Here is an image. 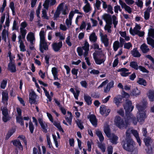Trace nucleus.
<instances>
[{"label": "nucleus", "mask_w": 154, "mask_h": 154, "mask_svg": "<svg viewBox=\"0 0 154 154\" xmlns=\"http://www.w3.org/2000/svg\"><path fill=\"white\" fill-rule=\"evenodd\" d=\"M147 104L146 102L145 101L136 105V107L138 111L137 114V118L138 121L140 123L144 121L146 117V113L144 109L146 108Z\"/></svg>", "instance_id": "1"}, {"label": "nucleus", "mask_w": 154, "mask_h": 154, "mask_svg": "<svg viewBox=\"0 0 154 154\" xmlns=\"http://www.w3.org/2000/svg\"><path fill=\"white\" fill-rule=\"evenodd\" d=\"M45 32L44 29H42L39 32L40 50L42 53H43L44 50H46L48 49L47 43L45 40Z\"/></svg>", "instance_id": "2"}, {"label": "nucleus", "mask_w": 154, "mask_h": 154, "mask_svg": "<svg viewBox=\"0 0 154 154\" xmlns=\"http://www.w3.org/2000/svg\"><path fill=\"white\" fill-rule=\"evenodd\" d=\"M93 58L96 64L100 65L104 63L106 57L101 51L98 52L96 51L93 54Z\"/></svg>", "instance_id": "3"}, {"label": "nucleus", "mask_w": 154, "mask_h": 154, "mask_svg": "<svg viewBox=\"0 0 154 154\" xmlns=\"http://www.w3.org/2000/svg\"><path fill=\"white\" fill-rule=\"evenodd\" d=\"M114 124L118 128L121 129L126 128L129 125V123L127 119L124 121L120 116H117L115 117Z\"/></svg>", "instance_id": "4"}, {"label": "nucleus", "mask_w": 154, "mask_h": 154, "mask_svg": "<svg viewBox=\"0 0 154 154\" xmlns=\"http://www.w3.org/2000/svg\"><path fill=\"white\" fill-rule=\"evenodd\" d=\"M89 45L87 41L85 40L84 46L77 48V51L79 56H88L89 51Z\"/></svg>", "instance_id": "5"}, {"label": "nucleus", "mask_w": 154, "mask_h": 154, "mask_svg": "<svg viewBox=\"0 0 154 154\" xmlns=\"http://www.w3.org/2000/svg\"><path fill=\"white\" fill-rule=\"evenodd\" d=\"M10 16L9 14L7 13L6 16V19L5 22V25H4V27L5 28L7 27V29H4L2 31V38L3 39L5 42H6L7 36H8V27L10 26Z\"/></svg>", "instance_id": "6"}, {"label": "nucleus", "mask_w": 154, "mask_h": 154, "mask_svg": "<svg viewBox=\"0 0 154 154\" xmlns=\"http://www.w3.org/2000/svg\"><path fill=\"white\" fill-rule=\"evenodd\" d=\"M104 131L107 137H111L110 140L111 143L115 144L117 143L118 137L114 134H112L111 135L110 131L109 125L107 124H106L104 125Z\"/></svg>", "instance_id": "7"}, {"label": "nucleus", "mask_w": 154, "mask_h": 154, "mask_svg": "<svg viewBox=\"0 0 154 154\" xmlns=\"http://www.w3.org/2000/svg\"><path fill=\"white\" fill-rule=\"evenodd\" d=\"M135 145L133 140L129 138L127 140L126 143L123 145V147L126 150L131 152L134 149H137L135 147Z\"/></svg>", "instance_id": "8"}, {"label": "nucleus", "mask_w": 154, "mask_h": 154, "mask_svg": "<svg viewBox=\"0 0 154 154\" xmlns=\"http://www.w3.org/2000/svg\"><path fill=\"white\" fill-rule=\"evenodd\" d=\"M64 3H60L57 8V10L60 12V13L64 15H66L68 14L69 11L67 6L66 5L64 6Z\"/></svg>", "instance_id": "9"}, {"label": "nucleus", "mask_w": 154, "mask_h": 154, "mask_svg": "<svg viewBox=\"0 0 154 154\" xmlns=\"http://www.w3.org/2000/svg\"><path fill=\"white\" fill-rule=\"evenodd\" d=\"M1 109L3 115L2 119L4 122H6L10 119V118L8 114L7 109L6 107H2Z\"/></svg>", "instance_id": "10"}, {"label": "nucleus", "mask_w": 154, "mask_h": 154, "mask_svg": "<svg viewBox=\"0 0 154 154\" xmlns=\"http://www.w3.org/2000/svg\"><path fill=\"white\" fill-rule=\"evenodd\" d=\"M74 14L75 13L73 11H71L69 14L68 18L66 20V24L68 28H69L72 25V19Z\"/></svg>", "instance_id": "11"}, {"label": "nucleus", "mask_w": 154, "mask_h": 154, "mask_svg": "<svg viewBox=\"0 0 154 154\" xmlns=\"http://www.w3.org/2000/svg\"><path fill=\"white\" fill-rule=\"evenodd\" d=\"M132 102L131 101L127 100L126 101L125 104L124 106V109L126 112H130L133 110L134 106L132 105Z\"/></svg>", "instance_id": "12"}, {"label": "nucleus", "mask_w": 154, "mask_h": 154, "mask_svg": "<svg viewBox=\"0 0 154 154\" xmlns=\"http://www.w3.org/2000/svg\"><path fill=\"white\" fill-rule=\"evenodd\" d=\"M85 5L83 7L84 12L85 13H90L92 10V8L88 0H85Z\"/></svg>", "instance_id": "13"}, {"label": "nucleus", "mask_w": 154, "mask_h": 154, "mask_svg": "<svg viewBox=\"0 0 154 154\" xmlns=\"http://www.w3.org/2000/svg\"><path fill=\"white\" fill-rule=\"evenodd\" d=\"M101 40L102 42L104 44L105 46L107 47L109 45V39L107 38V35L106 34H103L102 33L100 34Z\"/></svg>", "instance_id": "14"}, {"label": "nucleus", "mask_w": 154, "mask_h": 154, "mask_svg": "<svg viewBox=\"0 0 154 154\" xmlns=\"http://www.w3.org/2000/svg\"><path fill=\"white\" fill-rule=\"evenodd\" d=\"M39 123L42 129V131L47 133L48 131V126L47 123L44 121L42 119L39 118L38 119Z\"/></svg>", "instance_id": "15"}, {"label": "nucleus", "mask_w": 154, "mask_h": 154, "mask_svg": "<svg viewBox=\"0 0 154 154\" xmlns=\"http://www.w3.org/2000/svg\"><path fill=\"white\" fill-rule=\"evenodd\" d=\"M56 2V0H45L43 6L44 8L48 9L49 6H51L54 5L55 4Z\"/></svg>", "instance_id": "16"}, {"label": "nucleus", "mask_w": 154, "mask_h": 154, "mask_svg": "<svg viewBox=\"0 0 154 154\" xmlns=\"http://www.w3.org/2000/svg\"><path fill=\"white\" fill-rule=\"evenodd\" d=\"M141 29V27L140 25L136 24L133 29H132V28H130L129 32L131 35H134L138 34Z\"/></svg>", "instance_id": "17"}, {"label": "nucleus", "mask_w": 154, "mask_h": 154, "mask_svg": "<svg viewBox=\"0 0 154 154\" xmlns=\"http://www.w3.org/2000/svg\"><path fill=\"white\" fill-rule=\"evenodd\" d=\"M102 19L106 22V24H112V17L110 14H104L102 16Z\"/></svg>", "instance_id": "18"}, {"label": "nucleus", "mask_w": 154, "mask_h": 154, "mask_svg": "<svg viewBox=\"0 0 154 154\" xmlns=\"http://www.w3.org/2000/svg\"><path fill=\"white\" fill-rule=\"evenodd\" d=\"M110 111V109H107L106 107L105 106L102 105L100 106V112L101 115L106 116L108 115Z\"/></svg>", "instance_id": "19"}, {"label": "nucleus", "mask_w": 154, "mask_h": 154, "mask_svg": "<svg viewBox=\"0 0 154 154\" xmlns=\"http://www.w3.org/2000/svg\"><path fill=\"white\" fill-rule=\"evenodd\" d=\"M36 95L33 91H32L29 94V101L31 104H35L36 103Z\"/></svg>", "instance_id": "20"}, {"label": "nucleus", "mask_w": 154, "mask_h": 154, "mask_svg": "<svg viewBox=\"0 0 154 154\" xmlns=\"http://www.w3.org/2000/svg\"><path fill=\"white\" fill-rule=\"evenodd\" d=\"M62 46V43L60 42L58 43H54L52 44V47L55 52L58 51Z\"/></svg>", "instance_id": "21"}, {"label": "nucleus", "mask_w": 154, "mask_h": 154, "mask_svg": "<svg viewBox=\"0 0 154 154\" xmlns=\"http://www.w3.org/2000/svg\"><path fill=\"white\" fill-rule=\"evenodd\" d=\"M26 39L27 41L30 42L31 44H33L35 41V37L33 33L30 32L27 35Z\"/></svg>", "instance_id": "22"}, {"label": "nucleus", "mask_w": 154, "mask_h": 154, "mask_svg": "<svg viewBox=\"0 0 154 154\" xmlns=\"http://www.w3.org/2000/svg\"><path fill=\"white\" fill-rule=\"evenodd\" d=\"M20 34L18 36V40H25L26 35L27 33L26 29L20 28Z\"/></svg>", "instance_id": "23"}, {"label": "nucleus", "mask_w": 154, "mask_h": 154, "mask_svg": "<svg viewBox=\"0 0 154 154\" xmlns=\"http://www.w3.org/2000/svg\"><path fill=\"white\" fill-rule=\"evenodd\" d=\"M88 118L92 125L94 127H96L97 125V120L96 116L92 115H90Z\"/></svg>", "instance_id": "24"}, {"label": "nucleus", "mask_w": 154, "mask_h": 154, "mask_svg": "<svg viewBox=\"0 0 154 154\" xmlns=\"http://www.w3.org/2000/svg\"><path fill=\"white\" fill-rule=\"evenodd\" d=\"M128 69L125 68H123L118 70L119 72H121V75L123 77H126L128 75L130 74V72H128Z\"/></svg>", "instance_id": "25"}, {"label": "nucleus", "mask_w": 154, "mask_h": 154, "mask_svg": "<svg viewBox=\"0 0 154 154\" xmlns=\"http://www.w3.org/2000/svg\"><path fill=\"white\" fill-rule=\"evenodd\" d=\"M11 142L13 143V145L17 147L19 149L23 151V147L21 144L20 142L18 140H16L12 141Z\"/></svg>", "instance_id": "26"}, {"label": "nucleus", "mask_w": 154, "mask_h": 154, "mask_svg": "<svg viewBox=\"0 0 154 154\" xmlns=\"http://www.w3.org/2000/svg\"><path fill=\"white\" fill-rule=\"evenodd\" d=\"M2 102L4 103H7L8 99V93L6 90L4 91L2 93Z\"/></svg>", "instance_id": "27"}, {"label": "nucleus", "mask_w": 154, "mask_h": 154, "mask_svg": "<svg viewBox=\"0 0 154 154\" xmlns=\"http://www.w3.org/2000/svg\"><path fill=\"white\" fill-rule=\"evenodd\" d=\"M132 134L136 139L137 142L138 143L139 145H141V142L140 139L139 137V133L137 130L133 129L132 132Z\"/></svg>", "instance_id": "28"}, {"label": "nucleus", "mask_w": 154, "mask_h": 154, "mask_svg": "<svg viewBox=\"0 0 154 154\" xmlns=\"http://www.w3.org/2000/svg\"><path fill=\"white\" fill-rule=\"evenodd\" d=\"M8 70L12 72H15L16 71V67L14 63H9L8 64Z\"/></svg>", "instance_id": "29"}, {"label": "nucleus", "mask_w": 154, "mask_h": 154, "mask_svg": "<svg viewBox=\"0 0 154 154\" xmlns=\"http://www.w3.org/2000/svg\"><path fill=\"white\" fill-rule=\"evenodd\" d=\"M23 40H18V42L19 44V48L21 51L24 52L26 51L25 46Z\"/></svg>", "instance_id": "30"}, {"label": "nucleus", "mask_w": 154, "mask_h": 154, "mask_svg": "<svg viewBox=\"0 0 154 154\" xmlns=\"http://www.w3.org/2000/svg\"><path fill=\"white\" fill-rule=\"evenodd\" d=\"M144 141L145 145L148 147L152 144L153 140L150 137H147L144 138Z\"/></svg>", "instance_id": "31"}, {"label": "nucleus", "mask_w": 154, "mask_h": 154, "mask_svg": "<svg viewBox=\"0 0 154 154\" xmlns=\"http://www.w3.org/2000/svg\"><path fill=\"white\" fill-rule=\"evenodd\" d=\"M140 49L144 53L148 52L149 51L148 46L145 44H143L140 47Z\"/></svg>", "instance_id": "32"}, {"label": "nucleus", "mask_w": 154, "mask_h": 154, "mask_svg": "<svg viewBox=\"0 0 154 154\" xmlns=\"http://www.w3.org/2000/svg\"><path fill=\"white\" fill-rule=\"evenodd\" d=\"M51 72L53 75L54 80H57L58 79V71L56 68L54 67L52 68Z\"/></svg>", "instance_id": "33"}, {"label": "nucleus", "mask_w": 154, "mask_h": 154, "mask_svg": "<svg viewBox=\"0 0 154 154\" xmlns=\"http://www.w3.org/2000/svg\"><path fill=\"white\" fill-rule=\"evenodd\" d=\"M119 33L121 36L125 38V41H128L130 40V37L128 35H127L126 31L122 32L120 31Z\"/></svg>", "instance_id": "34"}, {"label": "nucleus", "mask_w": 154, "mask_h": 154, "mask_svg": "<svg viewBox=\"0 0 154 154\" xmlns=\"http://www.w3.org/2000/svg\"><path fill=\"white\" fill-rule=\"evenodd\" d=\"M90 41L92 42H95L97 40V37L95 32L92 33L89 36Z\"/></svg>", "instance_id": "35"}, {"label": "nucleus", "mask_w": 154, "mask_h": 154, "mask_svg": "<svg viewBox=\"0 0 154 154\" xmlns=\"http://www.w3.org/2000/svg\"><path fill=\"white\" fill-rule=\"evenodd\" d=\"M137 83L139 84L144 86H145L147 85V82L146 81L142 78H138L137 81Z\"/></svg>", "instance_id": "36"}, {"label": "nucleus", "mask_w": 154, "mask_h": 154, "mask_svg": "<svg viewBox=\"0 0 154 154\" xmlns=\"http://www.w3.org/2000/svg\"><path fill=\"white\" fill-rule=\"evenodd\" d=\"M5 15L6 14L5 13H3L1 14L0 17V30L2 28V25L5 21Z\"/></svg>", "instance_id": "37"}, {"label": "nucleus", "mask_w": 154, "mask_h": 154, "mask_svg": "<svg viewBox=\"0 0 154 154\" xmlns=\"http://www.w3.org/2000/svg\"><path fill=\"white\" fill-rule=\"evenodd\" d=\"M84 98L85 101L88 105H91V104L92 100L91 97L89 95L85 94Z\"/></svg>", "instance_id": "38"}, {"label": "nucleus", "mask_w": 154, "mask_h": 154, "mask_svg": "<svg viewBox=\"0 0 154 154\" xmlns=\"http://www.w3.org/2000/svg\"><path fill=\"white\" fill-rule=\"evenodd\" d=\"M131 54L134 57H139L141 55V54L137 50L136 48H135L133 49L131 51Z\"/></svg>", "instance_id": "39"}, {"label": "nucleus", "mask_w": 154, "mask_h": 154, "mask_svg": "<svg viewBox=\"0 0 154 154\" xmlns=\"http://www.w3.org/2000/svg\"><path fill=\"white\" fill-rule=\"evenodd\" d=\"M67 114L69 117H65V119L66 120L67 122H68L69 124L70 125L71 124L72 121V113L69 111H68Z\"/></svg>", "instance_id": "40"}, {"label": "nucleus", "mask_w": 154, "mask_h": 154, "mask_svg": "<svg viewBox=\"0 0 154 154\" xmlns=\"http://www.w3.org/2000/svg\"><path fill=\"white\" fill-rule=\"evenodd\" d=\"M15 131V130L14 128H12L10 130L6 135L5 139L6 140H8Z\"/></svg>", "instance_id": "41"}, {"label": "nucleus", "mask_w": 154, "mask_h": 154, "mask_svg": "<svg viewBox=\"0 0 154 154\" xmlns=\"http://www.w3.org/2000/svg\"><path fill=\"white\" fill-rule=\"evenodd\" d=\"M131 116L132 117L130 116V117H128L127 119V120L129 123V125L130 122H132L134 125H136L137 121L134 117H133L132 116Z\"/></svg>", "instance_id": "42"}, {"label": "nucleus", "mask_w": 154, "mask_h": 154, "mask_svg": "<svg viewBox=\"0 0 154 154\" xmlns=\"http://www.w3.org/2000/svg\"><path fill=\"white\" fill-rule=\"evenodd\" d=\"M130 66L135 69L137 70L138 69L139 66L137 62L133 61L130 63Z\"/></svg>", "instance_id": "43"}, {"label": "nucleus", "mask_w": 154, "mask_h": 154, "mask_svg": "<svg viewBox=\"0 0 154 154\" xmlns=\"http://www.w3.org/2000/svg\"><path fill=\"white\" fill-rule=\"evenodd\" d=\"M119 42L118 41H115L113 43V47L114 51H116L119 47Z\"/></svg>", "instance_id": "44"}, {"label": "nucleus", "mask_w": 154, "mask_h": 154, "mask_svg": "<svg viewBox=\"0 0 154 154\" xmlns=\"http://www.w3.org/2000/svg\"><path fill=\"white\" fill-rule=\"evenodd\" d=\"M140 90H139L137 88L133 89L131 92L132 95L134 96H137L140 94Z\"/></svg>", "instance_id": "45"}, {"label": "nucleus", "mask_w": 154, "mask_h": 154, "mask_svg": "<svg viewBox=\"0 0 154 154\" xmlns=\"http://www.w3.org/2000/svg\"><path fill=\"white\" fill-rule=\"evenodd\" d=\"M16 121L17 122L20 123L21 125H24L23 119L21 116H17L16 117Z\"/></svg>", "instance_id": "46"}, {"label": "nucleus", "mask_w": 154, "mask_h": 154, "mask_svg": "<svg viewBox=\"0 0 154 154\" xmlns=\"http://www.w3.org/2000/svg\"><path fill=\"white\" fill-rule=\"evenodd\" d=\"M147 40L148 44L150 45L152 48H154V40L150 37H148L147 38Z\"/></svg>", "instance_id": "47"}, {"label": "nucleus", "mask_w": 154, "mask_h": 154, "mask_svg": "<svg viewBox=\"0 0 154 154\" xmlns=\"http://www.w3.org/2000/svg\"><path fill=\"white\" fill-rule=\"evenodd\" d=\"M111 25L112 24H106L104 26V29L108 33H110L112 32V30L111 29Z\"/></svg>", "instance_id": "48"}, {"label": "nucleus", "mask_w": 154, "mask_h": 154, "mask_svg": "<svg viewBox=\"0 0 154 154\" xmlns=\"http://www.w3.org/2000/svg\"><path fill=\"white\" fill-rule=\"evenodd\" d=\"M53 123L54 125L56 126L60 131H62L63 132H64V131L59 122H53Z\"/></svg>", "instance_id": "49"}, {"label": "nucleus", "mask_w": 154, "mask_h": 154, "mask_svg": "<svg viewBox=\"0 0 154 154\" xmlns=\"http://www.w3.org/2000/svg\"><path fill=\"white\" fill-rule=\"evenodd\" d=\"M148 97L150 101L154 100V91H150L148 95Z\"/></svg>", "instance_id": "50"}, {"label": "nucleus", "mask_w": 154, "mask_h": 154, "mask_svg": "<svg viewBox=\"0 0 154 154\" xmlns=\"http://www.w3.org/2000/svg\"><path fill=\"white\" fill-rule=\"evenodd\" d=\"M55 36L57 37H59L60 39L61 40H64L65 38V35H63L60 32H57L55 33Z\"/></svg>", "instance_id": "51"}, {"label": "nucleus", "mask_w": 154, "mask_h": 154, "mask_svg": "<svg viewBox=\"0 0 154 154\" xmlns=\"http://www.w3.org/2000/svg\"><path fill=\"white\" fill-rule=\"evenodd\" d=\"M148 37H152L154 38V29L152 28H150L148 29Z\"/></svg>", "instance_id": "52"}, {"label": "nucleus", "mask_w": 154, "mask_h": 154, "mask_svg": "<svg viewBox=\"0 0 154 154\" xmlns=\"http://www.w3.org/2000/svg\"><path fill=\"white\" fill-rule=\"evenodd\" d=\"M8 57H9L10 62L9 63H14V59L15 58V56L14 55L11 54L10 52L8 53Z\"/></svg>", "instance_id": "53"}, {"label": "nucleus", "mask_w": 154, "mask_h": 154, "mask_svg": "<svg viewBox=\"0 0 154 154\" xmlns=\"http://www.w3.org/2000/svg\"><path fill=\"white\" fill-rule=\"evenodd\" d=\"M112 23L114 25V27L116 28V25H117L118 23V19L115 15H113L112 16Z\"/></svg>", "instance_id": "54"}, {"label": "nucleus", "mask_w": 154, "mask_h": 154, "mask_svg": "<svg viewBox=\"0 0 154 154\" xmlns=\"http://www.w3.org/2000/svg\"><path fill=\"white\" fill-rule=\"evenodd\" d=\"M7 83V80L5 79L3 80L1 82V88L4 89L6 87Z\"/></svg>", "instance_id": "55"}, {"label": "nucleus", "mask_w": 154, "mask_h": 154, "mask_svg": "<svg viewBox=\"0 0 154 154\" xmlns=\"http://www.w3.org/2000/svg\"><path fill=\"white\" fill-rule=\"evenodd\" d=\"M98 147L102 152H104L105 151L106 148L105 144L101 143H98Z\"/></svg>", "instance_id": "56"}, {"label": "nucleus", "mask_w": 154, "mask_h": 154, "mask_svg": "<svg viewBox=\"0 0 154 154\" xmlns=\"http://www.w3.org/2000/svg\"><path fill=\"white\" fill-rule=\"evenodd\" d=\"M136 5L140 8H142L143 6V2L141 0H136L135 2Z\"/></svg>", "instance_id": "57"}, {"label": "nucleus", "mask_w": 154, "mask_h": 154, "mask_svg": "<svg viewBox=\"0 0 154 154\" xmlns=\"http://www.w3.org/2000/svg\"><path fill=\"white\" fill-rule=\"evenodd\" d=\"M121 100V99L118 97H114L113 100V102L117 106V107L119 106L120 102Z\"/></svg>", "instance_id": "58"}, {"label": "nucleus", "mask_w": 154, "mask_h": 154, "mask_svg": "<svg viewBox=\"0 0 154 154\" xmlns=\"http://www.w3.org/2000/svg\"><path fill=\"white\" fill-rule=\"evenodd\" d=\"M9 6L12 10L13 15H15V7L14 2H11L10 3Z\"/></svg>", "instance_id": "59"}, {"label": "nucleus", "mask_w": 154, "mask_h": 154, "mask_svg": "<svg viewBox=\"0 0 154 154\" xmlns=\"http://www.w3.org/2000/svg\"><path fill=\"white\" fill-rule=\"evenodd\" d=\"M71 35L70 34H69L68 37L66 38V44L69 46L72 45V43L70 42V39L71 38Z\"/></svg>", "instance_id": "60"}, {"label": "nucleus", "mask_w": 154, "mask_h": 154, "mask_svg": "<svg viewBox=\"0 0 154 154\" xmlns=\"http://www.w3.org/2000/svg\"><path fill=\"white\" fill-rule=\"evenodd\" d=\"M29 128L31 133H32L33 132L34 127L31 120L30 121L29 123Z\"/></svg>", "instance_id": "61"}, {"label": "nucleus", "mask_w": 154, "mask_h": 154, "mask_svg": "<svg viewBox=\"0 0 154 154\" xmlns=\"http://www.w3.org/2000/svg\"><path fill=\"white\" fill-rule=\"evenodd\" d=\"M132 47V45L130 42L125 43L124 45V48L127 49H129L131 48Z\"/></svg>", "instance_id": "62"}, {"label": "nucleus", "mask_w": 154, "mask_h": 154, "mask_svg": "<svg viewBox=\"0 0 154 154\" xmlns=\"http://www.w3.org/2000/svg\"><path fill=\"white\" fill-rule=\"evenodd\" d=\"M78 70L76 69L75 68H73L71 70V72L72 75H75V76L74 77V79H76L77 78V74L78 72Z\"/></svg>", "instance_id": "63"}, {"label": "nucleus", "mask_w": 154, "mask_h": 154, "mask_svg": "<svg viewBox=\"0 0 154 154\" xmlns=\"http://www.w3.org/2000/svg\"><path fill=\"white\" fill-rule=\"evenodd\" d=\"M133 129L131 128H129L128 129L126 132V135L127 137H129L130 136L131 133L132 134V132Z\"/></svg>", "instance_id": "64"}]
</instances>
